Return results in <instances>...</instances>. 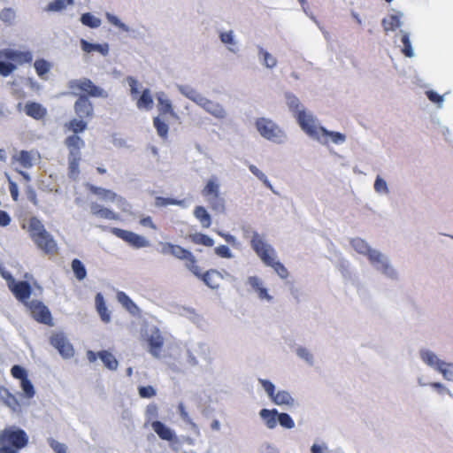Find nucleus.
Wrapping results in <instances>:
<instances>
[{"label": "nucleus", "instance_id": "1", "mask_svg": "<svg viewBox=\"0 0 453 453\" xmlns=\"http://www.w3.org/2000/svg\"><path fill=\"white\" fill-rule=\"evenodd\" d=\"M27 233L36 247L47 255H56L58 248L53 236L46 230L42 222L36 217L28 220Z\"/></svg>", "mask_w": 453, "mask_h": 453}, {"label": "nucleus", "instance_id": "2", "mask_svg": "<svg viewBox=\"0 0 453 453\" xmlns=\"http://www.w3.org/2000/svg\"><path fill=\"white\" fill-rule=\"evenodd\" d=\"M251 247L263 263L267 266L273 267L281 279L288 277V271L284 265L275 261L274 250L270 245H267L258 234H254L252 236Z\"/></svg>", "mask_w": 453, "mask_h": 453}, {"label": "nucleus", "instance_id": "3", "mask_svg": "<svg viewBox=\"0 0 453 453\" xmlns=\"http://www.w3.org/2000/svg\"><path fill=\"white\" fill-rule=\"evenodd\" d=\"M29 441L27 433L19 428H5L0 432V453H19Z\"/></svg>", "mask_w": 453, "mask_h": 453}, {"label": "nucleus", "instance_id": "4", "mask_svg": "<svg viewBox=\"0 0 453 453\" xmlns=\"http://www.w3.org/2000/svg\"><path fill=\"white\" fill-rule=\"evenodd\" d=\"M65 145L69 151L68 173L70 178L75 179L80 173L81 150L85 146V142L79 135L71 134L65 138Z\"/></svg>", "mask_w": 453, "mask_h": 453}, {"label": "nucleus", "instance_id": "5", "mask_svg": "<svg viewBox=\"0 0 453 453\" xmlns=\"http://www.w3.org/2000/svg\"><path fill=\"white\" fill-rule=\"evenodd\" d=\"M161 253L164 255H172L179 260L185 261V266L193 274H198L199 266L196 264V258L188 250L171 242H163L161 243Z\"/></svg>", "mask_w": 453, "mask_h": 453}, {"label": "nucleus", "instance_id": "6", "mask_svg": "<svg viewBox=\"0 0 453 453\" xmlns=\"http://www.w3.org/2000/svg\"><path fill=\"white\" fill-rule=\"evenodd\" d=\"M256 127L264 138L275 142H280L284 134L282 130L271 119L258 118L256 120Z\"/></svg>", "mask_w": 453, "mask_h": 453}, {"label": "nucleus", "instance_id": "7", "mask_svg": "<svg viewBox=\"0 0 453 453\" xmlns=\"http://www.w3.org/2000/svg\"><path fill=\"white\" fill-rule=\"evenodd\" d=\"M26 307L28 309L31 317L37 322L52 326L53 319L50 309L39 300H32L27 303Z\"/></svg>", "mask_w": 453, "mask_h": 453}, {"label": "nucleus", "instance_id": "8", "mask_svg": "<svg viewBox=\"0 0 453 453\" xmlns=\"http://www.w3.org/2000/svg\"><path fill=\"white\" fill-rule=\"evenodd\" d=\"M4 277L8 280V287L17 300L23 303L25 305L27 303L30 302L28 299L32 294V288L27 281H15L11 274L8 276L4 274Z\"/></svg>", "mask_w": 453, "mask_h": 453}, {"label": "nucleus", "instance_id": "9", "mask_svg": "<svg viewBox=\"0 0 453 453\" xmlns=\"http://www.w3.org/2000/svg\"><path fill=\"white\" fill-rule=\"evenodd\" d=\"M202 195L208 199L211 203L212 209L221 208L224 209V200L220 197L219 185L216 178L210 179L203 189Z\"/></svg>", "mask_w": 453, "mask_h": 453}, {"label": "nucleus", "instance_id": "10", "mask_svg": "<svg viewBox=\"0 0 453 453\" xmlns=\"http://www.w3.org/2000/svg\"><path fill=\"white\" fill-rule=\"evenodd\" d=\"M70 88L79 89L93 97H106L107 93L95 85L89 79L75 80L70 82Z\"/></svg>", "mask_w": 453, "mask_h": 453}, {"label": "nucleus", "instance_id": "11", "mask_svg": "<svg viewBox=\"0 0 453 453\" xmlns=\"http://www.w3.org/2000/svg\"><path fill=\"white\" fill-rule=\"evenodd\" d=\"M111 233L136 249L148 247L150 245L149 242L143 236L131 231L114 227L111 229Z\"/></svg>", "mask_w": 453, "mask_h": 453}, {"label": "nucleus", "instance_id": "12", "mask_svg": "<svg viewBox=\"0 0 453 453\" xmlns=\"http://www.w3.org/2000/svg\"><path fill=\"white\" fill-rule=\"evenodd\" d=\"M73 109L76 116L80 119L88 121L94 117V106L87 95L79 96Z\"/></svg>", "mask_w": 453, "mask_h": 453}, {"label": "nucleus", "instance_id": "13", "mask_svg": "<svg viewBox=\"0 0 453 453\" xmlns=\"http://www.w3.org/2000/svg\"><path fill=\"white\" fill-rule=\"evenodd\" d=\"M51 345L56 348L60 355L65 358L72 357L74 354L73 345L62 334H56L50 338Z\"/></svg>", "mask_w": 453, "mask_h": 453}, {"label": "nucleus", "instance_id": "14", "mask_svg": "<svg viewBox=\"0 0 453 453\" xmlns=\"http://www.w3.org/2000/svg\"><path fill=\"white\" fill-rule=\"evenodd\" d=\"M297 120L302 129L310 136L317 137L319 134L321 133V127H317L313 118L308 115L304 111L298 112Z\"/></svg>", "mask_w": 453, "mask_h": 453}, {"label": "nucleus", "instance_id": "15", "mask_svg": "<svg viewBox=\"0 0 453 453\" xmlns=\"http://www.w3.org/2000/svg\"><path fill=\"white\" fill-rule=\"evenodd\" d=\"M195 275L202 280L206 286L212 289L219 288L223 280L222 273L215 269H210L204 273H202L201 268L199 267L198 274Z\"/></svg>", "mask_w": 453, "mask_h": 453}, {"label": "nucleus", "instance_id": "16", "mask_svg": "<svg viewBox=\"0 0 453 453\" xmlns=\"http://www.w3.org/2000/svg\"><path fill=\"white\" fill-rule=\"evenodd\" d=\"M25 113L35 119L42 120L47 116V109L37 102H27L24 107Z\"/></svg>", "mask_w": 453, "mask_h": 453}, {"label": "nucleus", "instance_id": "17", "mask_svg": "<svg viewBox=\"0 0 453 453\" xmlns=\"http://www.w3.org/2000/svg\"><path fill=\"white\" fill-rule=\"evenodd\" d=\"M148 343L151 355L159 357L164 345V338L157 329L148 337Z\"/></svg>", "mask_w": 453, "mask_h": 453}, {"label": "nucleus", "instance_id": "18", "mask_svg": "<svg viewBox=\"0 0 453 453\" xmlns=\"http://www.w3.org/2000/svg\"><path fill=\"white\" fill-rule=\"evenodd\" d=\"M365 255H367L371 263H372L374 265H376L377 268L379 270H381L384 273L390 274V272L393 271L390 268L388 262H386L383 259V256L380 252L370 248L369 252H367Z\"/></svg>", "mask_w": 453, "mask_h": 453}, {"label": "nucleus", "instance_id": "19", "mask_svg": "<svg viewBox=\"0 0 453 453\" xmlns=\"http://www.w3.org/2000/svg\"><path fill=\"white\" fill-rule=\"evenodd\" d=\"M4 57L19 65L31 63L33 60V55L30 51L7 50L4 52Z\"/></svg>", "mask_w": 453, "mask_h": 453}, {"label": "nucleus", "instance_id": "20", "mask_svg": "<svg viewBox=\"0 0 453 453\" xmlns=\"http://www.w3.org/2000/svg\"><path fill=\"white\" fill-rule=\"evenodd\" d=\"M201 101L202 103L199 106L210 114H211L212 116H214L215 118L224 119L226 117V111L219 104L211 101L206 97H204L203 100Z\"/></svg>", "mask_w": 453, "mask_h": 453}, {"label": "nucleus", "instance_id": "21", "mask_svg": "<svg viewBox=\"0 0 453 453\" xmlns=\"http://www.w3.org/2000/svg\"><path fill=\"white\" fill-rule=\"evenodd\" d=\"M151 426L158 437L162 440L171 441L174 438L173 432L161 421H153Z\"/></svg>", "mask_w": 453, "mask_h": 453}, {"label": "nucleus", "instance_id": "22", "mask_svg": "<svg viewBox=\"0 0 453 453\" xmlns=\"http://www.w3.org/2000/svg\"><path fill=\"white\" fill-rule=\"evenodd\" d=\"M157 108L162 115L169 114L171 116H175L173 105L171 101L166 97L164 92L158 93L157 95Z\"/></svg>", "mask_w": 453, "mask_h": 453}, {"label": "nucleus", "instance_id": "23", "mask_svg": "<svg viewBox=\"0 0 453 453\" xmlns=\"http://www.w3.org/2000/svg\"><path fill=\"white\" fill-rule=\"evenodd\" d=\"M248 281L252 288L256 290L260 299H265L267 301H271L273 299V296L268 294L267 289L262 286V282L259 278L251 276L249 278Z\"/></svg>", "mask_w": 453, "mask_h": 453}, {"label": "nucleus", "instance_id": "24", "mask_svg": "<svg viewBox=\"0 0 453 453\" xmlns=\"http://www.w3.org/2000/svg\"><path fill=\"white\" fill-rule=\"evenodd\" d=\"M81 46L84 52L91 53L93 51H98L102 55L105 56L109 52V46L107 43L104 44H96L91 43L86 41L85 39L81 40Z\"/></svg>", "mask_w": 453, "mask_h": 453}, {"label": "nucleus", "instance_id": "25", "mask_svg": "<svg viewBox=\"0 0 453 453\" xmlns=\"http://www.w3.org/2000/svg\"><path fill=\"white\" fill-rule=\"evenodd\" d=\"M65 127L78 135V134L84 132L88 128V121L77 117L65 124Z\"/></svg>", "mask_w": 453, "mask_h": 453}, {"label": "nucleus", "instance_id": "26", "mask_svg": "<svg viewBox=\"0 0 453 453\" xmlns=\"http://www.w3.org/2000/svg\"><path fill=\"white\" fill-rule=\"evenodd\" d=\"M92 214L105 219H117L118 216L112 211L99 203H93L90 206Z\"/></svg>", "mask_w": 453, "mask_h": 453}, {"label": "nucleus", "instance_id": "27", "mask_svg": "<svg viewBox=\"0 0 453 453\" xmlns=\"http://www.w3.org/2000/svg\"><path fill=\"white\" fill-rule=\"evenodd\" d=\"M12 161L18 162L23 168L28 169L34 165V157L32 152L21 150L12 157Z\"/></svg>", "mask_w": 453, "mask_h": 453}, {"label": "nucleus", "instance_id": "28", "mask_svg": "<svg viewBox=\"0 0 453 453\" xmlns=\"http://www.w3.org/2000/svg\"><path fill=\"white\" fill-rule=\"evenodd\" d=\"M260 417L264 419L268 428H274L277 426L278 411L277 410L262 409L260 411Z\"/></svg>", "mask_w": 453, "mask_h": 453}, {"label": "nucleus", "instance_id": "29", "mask_svg": "<svg viewBox=\"0 0 453 453\" xmlns=\"http://www.w3.org/2000/svg\"><path fill=\"white\" fill-rule=\"evenodd\" d=\"M194 216L201 223L203 228H208L211 225V218L203 206H196L194 210Z\"/></svg>", "mask_w": 453, "mask_h": 453}, {"label": "nucleus", "instance_id": "30", "mask_svg": "<svg viewBox=\"0 0 453 453\" xmlns=\"http://www.w3.org/2000/svg\"><path fill=\"white\" fill-rule=\"evenodd\" d=\"M137 108L142 110H151L153 108V97L150 89L146 88L142 91L141 96L136 102Z\"/></svg>", "mask_w": 453, "mask_h": 453}, {"label": "nucleus", "instance_id": "31", "mask_svg": "<svg viewBox=\"0 0 453 453\" xmlns=\"http://www.w3.org/2000/svg\"><path fill=\"white\" fill-rule=\"evenodd\" d=\"M96 305L101 319L104 322L108 323L111 319V315L101 294H97L96 296Z\"/></svg>", "mask_w": 453, "mask_h": 453}, {"label": "nucleus", "instance_id": "32", "mask_svg": "<svg viewBox=\"0 0 453 453\" xmlns=\"http://www.w3.org/2000/svg\"><path fill=\"white\" fill-rule=\"evenodd\" d=\"M98 357L108 369L114 371L118 368V360L111 353L108 352L107 350L99 351Z\"/></svg>", "mask_w": 453, "mask_h": 453}, {"label": "nucleus", "instance_id": "33", "mask_svg": "<svg viewBox=\"0 0 453 453\" xmlns=\"http://www.w3.org/2000/svg\"><path fill=\"white\" fill-rule=\"evenodd\" d=\"M88 188L92 194L99 196L104 200L114 201L118 198V195L110 189H105L93 185H91Z\"/></svg>", "mask_w": 453, "mask_h": 453}, {"label": "nucleus", "instance_id": "34", "mask_svg": "<svg viewBox=\"0 0 453 453\" xmlns=\"http://www.w3.org/2000/svg\"><path fill=\"white\" fill-rule=\"evenodd\" d=\"M420 357L427 365L434 367L436 370L440 366V364L442 362L434 353L429 350H421Z\"/></svg>", "mask_w": 453, "mask_h": 453}, {"label": "nucleus", "instance_id": "35", "mask_svg": "<svg viewBox=\"0 0 453 453\" xmlns=\"http://www.w3.org/2000/svg\"><path fill=\"white\" fill-rule=\"evenodd\" d=\"M189 238L195 244L203 245L205 247H212L214 245L213 239L202 233L190 234Z\"/></svg>", "mask_w": 453, "mask_h": 453}, {"label": "nucleus", "instance_id": "36", "mask_svg": "<svg viewBox=\"0 0 453 453\" xmlns=\"http://www.w3.org/2000/svg\"><path fill=\"white\" fill-rule=\"evenodd\" d=\"M272 400L278 405H291L294 403V399L291 395L285 390H281L274 394Z\"/></svg>", "mask_w": 453, "mask_h": 453}, {"label": "nucleus", "instance_id": "37", "mask_svg": "<svg viewBox=\"0 0 453 453\" xmlns=\"http://www.w3.org/2000/svg\"><path fill=\"white\" fill-rule=\"evenodd\" d=\"M73 3L74 0H54L47 5L46 11L62 12L65 10L68 6L73 5Z\"/></svg>", "mask_w": 453, "mask_h": 453}, {"label": "nucleus", "instance_id": "38", "mask_svg": "<svg viewBox=\"0 0 453 453\" xmlns=\"http://www.w3.org/2000/svg\"><path fill=\"white\" fill-rule=\"evenodd\" d=\"M155 204L157 207H165L168 205H179L180 207H185L186 202L185 200L157 196L155 200Z\"/></svg>", "mask_w": 453, "mask_h": 453}, {"label": "nucleus", "instance_id": "39", "mask_svg": "<svg viewBox=\"0 0 453 453\" xmlns=\"http://www.w3.org/2000/svg\"><path fill=\"white\" fill-rule=\"evenodd\" d=\"M81 22L90 28H97L101 26V19L90 12L83 13L81 17Z\"/></svg>", "mask_w": 453, "mask_h": 453}, {"label": "nucleus", "instance_id": "40", "mask_svg": "<svg viewBox=\"0 0 453 453\" xmlns=\"http://www.w3.org/2000/svg\"><path fill=\"white\" fill-rule=\"evenodd\" d=\"M72 269L77 280H82L86 278L87 270L80 259L74 258L72 261Z\"/></svg>", "mask_w": 453, "mask_h": 453}, {"label": "nucleus", "instance_id": "41", "mask_svg": "<svg viewBox=\"0 0 453 453\" xmlns=\"http://www.w3.org/2000/svg\"><path fill=\"white\" fill-rule=\"evenodd\" d=\"M382 26L385 31H392L401 26L400 18L396 15H391L388 19H383Z\"/></svg>", "mask_w": 453, "mask_h": 453}, {"label": "nucleus", "instance_id": "42", "mask_svg": "<svg viewBox=\"0 0 453 453\" xmlns=\"http://www.w3.org/2000/svg\"><path fill=\"white\" fill-rule=\"evenodd\" d=\"M153 124L155 128L157 129L158 135L164 139L167 138L169 131L168 125L165 121L160 119L159 117L154 118Z\"/></svg>", "mask_w": 453, "mask_h": 453}, {"label": "nucleus", "instance_id": "43", "mask_svg": "<svg viewBox=\"0 0 453 453\" xmlns=\"http://www.w3.org/2000/svg\"><path fill=\"white\" fill-rule=\"evenodd\" d=\"M320 132L325 136H330L333 142L335 144L342 143L346 140L345 134L339 132L328 131L324 127H320Z\"/></svg>", "mask_w": 453, "mask_h": 453}, {"label": "nucleus", "instance_id": "44", "mask_svg": "<svg viewBox=\"0 0 453 453\" xmlns=\"http://www.w3.org/2000/svg\"><path fill=\"white\" fill-rule=\"evenodd\" d=\"M34 66H35L36 73L39 77H42L50 69V63L48 61H46L45 59H37L35 62Z\"/></svg>", "mask_w": 453, "mask_h": 453}, {"label": "nucleus", "instance_id": "45", "mask_svg": "<svg viewBox=\"0 0 453 453\" xmlns=\"http://www.w3.org/2000/svg\"><path fill=\"white\" fill-rule=\"evenodd\" d=\"M351 245L360 254H366L369 252L370 247L366 242L361 238H355L351 240Z\"/></svg>", "mask_w": 453, "mask_h": 453}, {"label": "nucleus", "instance_id": "46", "mask_svg": "<svg viewBox=\"0 0 453 453\" xmlns=\"http://www.w3.org/2000/svg\"><path fill=\"white\" fill-rule=\"evenodd\" d=\"M437 371H439L446 380H453V364L442 361Z\"/></svg>", "mask_w": 453, "mask_h": 453}, {"label": "nucleus", "instance_id": "47", "mask_svg": "<svg viewBox=\"0 0 453 453\" xmlns=\"http://www.w3.org/2000/svg\"><path fill=\"white\" fill-rule=\"evenodd\" d=\"M4 403L12 410H15L19 406V401L14 395L9 392L7 389H4V395H2Z\"/></svg>", "mask_w": 453, "mask_h": 453}, {"label": "nucleus", "instance_id": "48", "mask_svg": "<svg viewBox=\"0 0 453 453\" xmlns=\"http://www.w3.org/2000/svg\"><path fill=\"white\" fill-rule=\"evenodd\" d=\"M20 387H21L22 390L24 391L25 395L27 398H32L35 396V391L34 388V385L32 384L31 380L28 379V376L20 380Z\"/></svg>", "mask_w": 453, "mask_h": 453}, {"label": "nucleus", "instance_id": "49", "mask_svg": "<svg viewBox=\"0 0 453 453\" xmlns=\"http://www.w3.org/2000/svg\"><path fill=\"white\" fill-rule=\"evenodd\" d=\"M259 56L262 58L264 65L268 68H273L277 65V60L269 52L264 49H259Z\"/></svg>", "mask_w": 453, "mask_h": 453}, {"label": "nucleus", "instance_id": "50", "mask_svg": "<svg viewBox=\"0 0 453 453\" xmlns=\"http://www.w3.org/2000/svg\"><path fill=\"white\" fill-rule=\"evenodd\" d=\"M278 422L285 428L291 429L295 426V422L288 413H279Z\"/></svg>", "mask_w": 453, "mask_h": 453}, {"label": "nucleus", "instance_id": "51", "mask_svg": "<svg viewBox=\"0 0 453 453\" xmlns=\"http://www.w3.org/2000/svg\"><path fill=\"white\" fill-rule=\"evenodd\" d=\"M403 44V48L402 50L403 53L408 57V58H411L413 56V50H412V48H411V41H410V37H409V35L408 34H403L402 35V39H401Z\"/></svg>", "mask_w": 453, "mask_h": 453}, {"label": "nucleus", "instance_id": "52", "mask_svg": "<svg viewBox=\"0 0 453 453\" xmlns=\"http://www.w3.org/2000/svg\"><path fill=\"white\" fill-rule=\"evenodd\" d=\"M250 171L257 177L258 178L267 188H272V185L270 181L268 180L267 177L264 173H262L256 165H250L249 166Z\"/></svg>", "mask_w": 453, "mask_h": 453}, {"label": "nucleus", "instance_id": "53", "mask_svg": "<svg viewBox=\"0 0 453 453\" xmlns=\"http://www.w3.org/2000/svg\"><path fill=\"white\" fill-rule=\"evenodd\" d=\"M181 92L190 100L195 102L196 104L200 105L202 101L203 100L204 96H203L201 94L197 93L195 89L188 88L187 90L180 89Z\"/></svg>", "mask_w": 453, "mask_h": 453}, {"label": "nucleus", "instance_id": "54", "mask_svg": "<svg viewBox=\"0 0 453 453\" xmlns=\"http://www.w3.org/2000/svg\"><path fill=\"white\" fill-rule=\"evenodd\" d=\"M11 374L13 378L20 380L27 377V370L18 365H15L12 367Z\"/></svg>", "mask_w": 453, "mask_h": 453}, {"label": "nucleus", "instance_id": "55", "mask_svg": "<svg viewBox=\"0 0 453 453\" xmlns=\"http://www.w3.org/2000/svg\"><path fill=\"white\" fill-rule=\"evenodd\" d=\"M118 299L128 311L136 308L134 303L124 292L118 293Z\"/></svg>", "mask_w": 453, "mask_h": 453}, {"label": "nucleus", "instance_id": "56", "mask_svg": "<svg viewBox=\"0 0 453 453\" xmlns=\"http://www.w3.org/2000/svg\"><path fill=\"white\" fill-rule=\"evenodd\" d=\"M15 69H16V65L14 64L0 61V74L2 76H4V77L9 76Z\"/></svg>", "mask_w": 453, "mask_h": 453}, {"label": "nucleus", "instance_id": "57", "mask_svg": "<svg viewBox=\"0 0 453 453\" xmlns=\"http://www.w3.org/2000/svg\"><path fill=\"white\" fill-rule=\"evenodd\" d=\"M139 395L142 398H150L156 395V390L151 386L140 387Z\"/></svg>", "mask_w": 453, "mask_h": 453}, {"label": "nucleus", "instance_id": "58", "mask_svg": "<svg viewBox=\"0 0 453 453\" xmlns=\"http://www.w3.org/2000/svg\"><path fill=\"white\" fill-rule=\"evenodd\" d=\"M259 382L263 386L264 389L266 391L268 395L271 398H273V396L275 394V387H274V385L271 381H269L267 380H264V379H259Z\"/></svg>", "mask_w": 453, "mask_h": 453}, {"label": "nucleus", "instance_id": "59", "mask_svg": "<svg viewBox=\"0 0 453 453\" xmlns=\"http://www.w3.org/2000/svg\"><path fill=\"white\" fill-rule=\"evenodd\" d=\"M215 253L223 258H230L232 257V253L229 248L226 245H219L215 248Z\"/></svg>", "mask_w": 453, "mask_h": 453}, {"label": "nucleus", "instance_id": "60", "mask_svg": "<svg viewBox=\"0 0 453 453\" xmlns=\"http://www.w3.org/2000/svg\"><path fill=\"white\" fill-rule=\"evenodd\" d=\"M8 183H9V190L13 201L17 202L19 200V188L16 184L9 176H7Z\"/></svg>", "mask_w": 453, "mask_h": 453}, {"label": "nucleus", "instance_id": "61", "mask_svg": "<svg viewBox=\"0 0 453 453\" xmlns=\"http://www.w3.org/2000/svg\"><path fill=\"white\" fill-rule=\"evenodd\" d=\"M374 189L379 193L388 192L387 182L378 176L374 182Z\"/></svg>", "mask_w": 453, "mask_h": 453}, {"label": "nucleus", "instance_id": "62", "mask_svg": "<svg viewBox=\"0 0 453 453\" xmlns=\"http://www.w3.org/2000/svg\"><path fill=\"white\" fill-rule=\"evenodd\" d=\"M180 415L181 418L188 424H190L192 426H196V424L192 422L188 411H186L184 405L180 403L178 407Z\"/></svg>", "mask_w": 453, "mask_h": 453}, {"label": "nucleus", "instance_id": "63", "mask_svg": "<svg viewBox=\"0 0 453 453\" xmlns=\"http://www.w3.org/2000/svg\"><path fill=\"white\" fill-rule=\"evenodd\" d=\"M426 95L427 98L433 103L441 104L443 101L442 96L437 94L436 92H434L433 90L426 91Z\"/></svg>", "mask_w": 453, "mask_h": 453}, {"label": "nucleus", "instance_id": "64", "mask_svg": "<svg viewBox=\"0 0 453 453\" xmlns=\"http://www.w3.org/2000/svg\"><path fill=\"white\" fill-rule=\"evenodd\" d=\"M50 446L56 453H66V447L63 443L52 440L50 442Z\"/></svg>", "mask_w": 453, "mask_h": 453}]
</instances>
